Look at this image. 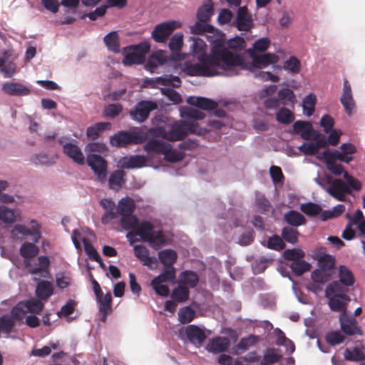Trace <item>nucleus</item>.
<instances>
[{
	"label": "nucleus",
	"mask_w": 365,
	"mask_h": 365,
	"mask_svg": "<svg viewBox=\"0 0 365 365\" xmlns=\"http://www.w3.org/2000/svg\"><path fill=\"white\" fill-rule=\"evenodd\" d=\"M125 173L122 170H116L113 172L108 178V185L110 189L118 190L125 183Z\"/></svg>",
	"instance_id": "nucleus-32"
},
{
	"label": "nucleus",
	"mask_w": 365,
	"mask_h": 365,
	"mask_svg": "<svg viewBox=\"0 0 365 365\" xmlns=\"http://www.w3.org/2000/svg\"><path fill=\"white\" fill-rule=\"evenodd\" d=\"M87 163L97 176L98 180L102 183L105 182L108 169L106 160L98 154H90L87 156Z\"/></svg>",
	"instance_id": "nucleus-8"
},
{
	"label": "nucleus",
	"mask_w": 365,
	"mask_h": 365,
	"mask_svg": "<svg viewBox=\"0 0 365 365\" xmlns=\"http://www.w3.org/2000/svg\"><path fill=\"white\" fill-rule=\"evenodd\" d=\"M66 138L61 137L57 140L58 144L63 146V152L78 165L85 164V158L81 148L75 143H65Z\"/></svg>",
	"instance_id": "nucleus-12"
},
{
	"label": "nucleus",
	"mask_w": 365,
	"mask_h": 365,
	"mask_svg": "<svg viewBox=\"0 0 365 365\" xmlns=\"http://www.w3.org/2000/svg\"><path fill=\"white\" fill-rule=\"evenodd\" d=\"M214 3L212 0H205L202 5L198 9L197 18L200 22L206 23L210 21L213 14Z\"/></svg>",
	"instance_id": "nucleus-23"
},
{
	"label": "nucleus",
	"mask_w": 365,
	"mask_h": 365,
	"mask_svg": "<svg viewBox=\"0 0 365 365\" xmlns=\"http://www.w3.org/2000/svg\"><path fill=\"white\" fill-rule=\"evenodd\" d=\"M267 247L270 250L280 251L285 248L286 245L282 238L277 235H274L268 238Z\"/></svg>",
	"instance_id": "nucleus-55"
},
{
	"label": "nucleus",
	"mask_w": 365,
	"mask_h": 365,
	"mask_svg": "<svg viewBox=\"0 0 365 365\" xmlns=\"http://www.w3.org/2000/svg\"><path fill=\"white\" fill-rule=\"evenodd\" d=\"M328 299V304L331 311L347 312L346 305L350 301V297L347 294H331L326 297Z\"/></svg>",
	"instance_id": "nucleus-17"
},
{
	"label": "nucleus",
	"mask_w": 365,
	"mask_h": 365,
	"mask_svg": "<svg viewBox=\"0 0 365 365\" xmlns=\"http://www.w3.org/2000/svg\"><path fill=\"white\" fill-rule=\"evenodd\" d=\"M96 300L98 304V310L102 314V321L105 322L108 314L112 311L111 294L107 293Z\"/></svg>",
	"instance_id": "nucleus-27"
},
{
	"label": "nucleus",
	"mask_w": 365,
	"mask_h": 365,
	"mask_svg": "<svg viewBox=\"0 0 365 365\" xmlns=\"http://www.w3.org/2000/svg\"><path fill=\"white\" fill-rule=\"evenodd\" d=\"M27 313L24 302L17 303L11 310V317L14 321H21Z\"/></svg>",
	"instance_id": "nucleus-57"
},
{
	"label": "nucleus",
	"mask_w": 365,
	"mask_h": 365,
	"mask_svg": "<svg viewBox=\"0 0 365 365\" xmlns=\"http://www.w3.org/2000/svg\"><path fill=\"white\" fill-rule=\"evenodd\" d=\"M158 258L164 267H174L178 259L177 252L171 249H165L158 252Z\"/></svg>",
	"instance_id": "nucleus-28"
},
{
	"label": "nucleus",
	"mask_w": 365,
	"mask_h": 365,
	"mask_svg": "<svg viewBox=\"0 0 365 365\" xmlns=\"http://www.w3.org/2000/svg\"><path fill=\"white\" fill-rule=\"evenodd\" d=\"M170 297L175 302H185L189 299L190 289L185 284L178 282V285L173 289Z\"/></svg>",
	"instance_id": "nucleus-31"
},
{
	"label": "nucleus",
	"mask_w": 365,
	"mask_h": 365,
	"mask_svg": "<svg viewBox=\"0 0 365 365\" xmlns=\"http://www.w3.org/2000/svg\"><path fill=\"white\" fill-rule=\"evenodd\" d=\"M276 120L280 123L288 125L294 121V114L289 109L283 107L276 113Z\"/></svg>",
	"instance_id": "nucleus-44"
},
{
	"label": "nucleus",
	"mask_w": 365,
	"mask_h": 365,
	"mask_svg": "<svg viewBox=\"0 0 365 365\" xmlns=\"http://www.w3.org/2000/svg\"><path fill=\"white\" fill-rule=\"evenodd\" d=\"M196 317V312L190 307H184L179 310L178 320L182 324H189Z\"/></svg>",
	"instance_id": "nucleus-45"
},
{
	"label": "nucleus",
	"mask_w": 365,
	"mask_h": 365,
	"mask_svg": "<svg viewBox=\"0 0 365 365\" xmlns=\"http://www.w3.org/2000/svg\"><path fill=\"white\" fill-rule=\"evenodd\" d=\"M278 98L283 106L293 105L296 101L294 92L289 88H282L278 91Z\"/></svg>",
	"instance_id": "nucleus-48"
},
{
	"label": "nucleus",
	"mask_w": 365,
	"mask_h": 365,
	"mask_svg": "<svg viewBox=\"0 0 365 365\" xmlns=\"http://www.w3.org/2000/svg\"><path fill=\"white\" fill-rule=\"evenodd\" d=\"M230 346V341L227 337L217 336L211 339L207 344V351L218 354L227 351Z\"/></svg>",
	"instance_id": "nucleus-18"
},
{
	"label": "nucleus",
	"mask_w": 365,
	"mask_h": 365,
	"mask_svg": "<svg viewBox=\"0 0 365 365\" xmlns=\"http://www.w3.org/2000/svg\"><path fill=\"white\" fill-rule=\"evenodd\" d=\"M31 227H28L21 224L15 225L11 230L12 239L14 240H22L25 237L31 236L33 242H24L19 249L20 255L24 259V264L29 268V272L30 274H48L50 260L48 257L43 255L39 256L38 257V264L35 267H32L29 260L38 255L39 248L35 244L38 243L42 237L41 225L36 220H31Z\"/></svg>",
	"instance_id": "nucleus-2"
},
{
	"label": "nucleus",
	"mask_w": 365,
	"mask_h": 365,
	"mask_svg": "<svg viewBox=\"0 0 365 365\" xmlns=\"http://www.w3.org/2000/svg\"><path fill=\"white\" fill-rule=\"evenodd\" d=\"M135 209L134 200L128 197L122 198L117 207V212L120 215L131 214Z\"/></svg>",
	"instance_id": "nucleus-34"
},
{
	"label": "nucleus",
	"mask_w": 365,
	"mask_h": 365,
	"mask_svg": "<svg viewBox=\"0 0 365 365\" xmlns=\"http://www.w3.org/2000/svg\"><path fill=\"white\" fill-rule=\"evenodd\" d=\"M167 145L168 147H166L165 151L163 153V155L166 161L177 163L183 160L185 154L182 152L173 149L172 145L170 143H168Z\"/></svg>",
	"instance_id": "nucleus-41"
},
{
	"label": "nucleus",
	"mask_w": 365,
	"mask_h": 365,
	"mask_svg": "<svg viewBox=\"0 0 365 365\" xmlns=\"http://www.w3.org/2000/svg\"><path fill=\"white\" fill-rule=\"evenodd\" d=\"M176 277V270L175 267H164L161 273L154 277L152 280L165 283L173 281Z\"/></svg>",
	"instance_id": "nucleus-42"
},
{
	"label": "nucleus",
	"mask_w": 365,
	"mask_h": 365,
	"mask_svg": "<svg viewBox=\"0 0 365 365\" xmlns=\"http://www.w3.org/2000/svg\"><path fill=\"white\" fill-rule=\"evenodd\" d=\"M185 116L190 120H180L174 122L170 129L167 131L165 140L170 142H175L184 140L188 134H196L203 135L206 129L200 128L195 120H202L205 117L203 112L193 108H188L185 110Z\"/></svg>",
	"instance_id": "nucleus-3"
},
{
	"label": "nucleus",
	"mask_w": 365,
	"mask_h": 365,
	"mask_svg": "<svg viewBox=\"0 0 365 365\" xmlns=\"http://www.w3.org/2000/svg\"><path fill=\"white\" fill-rule=\"evenodd\" d=\"M311 278L314 284H324L330 279L331 272L317 269L312 272Z\"/></svg>",
	"instance_id": "nucleus-50"
},
{
	"label": "nucleus",
	"mask_w": 365,
	"mask_h": 365,
	"mask_svg": "<svg viewBox=\"0 0 365 365\" xmlns=\"http://www.w3.org/2000/svg\"><path fill=\"white\" fill-rule=\"evenodd\" d=\"M330 195L339 201L346 200V194H351V190L346 183L341 179H335L327 189Z\"/></svg>",
	"instance_id": "nucleus-14"
},
{
	"label": "nucleus",
	"mask_w": 365,
	"mask_h": 365,
	"mask_svg": "<svg viewBox=\"0 0 365 365\" xmlns=\"http://www.w3.org/2000/svg\"><path fill=\"white\" fill-rule=\"evenodd\" d=\"M316 96L312 94L307 96L303 100V109L307 116L312 115L314 112Z\"/></svg>",
	"instance_id": "nucleus-61"
},
{
	"label": "nucleus",
	"mask_w": 365,
	"mask_h": 365,
	"mask_svg": "<svg viewBox=\"0 0 365 365\" xmlns=\"http://www.w3.org/2000/svg\"><path fill=\"white\" fill-rule=\"evenodd\" d=\"M103 41L108 50L114 53H118L120 51L118 35L116 31H112L106 35Z\"/></svg>",
	"instance_id": "nucleus-40"
},
{
	"label": "nucleus",
	"mask_w": 365,
	"mask_h": 365,
	"mask_svg": "<svg viewBox=\"0 0 365 365\" xmlns=\"http://www.w3.org/2000/svg\"><path fill=\"white\" fill-rule=\"evenodd\" d=\"M339 281L346 287H351L355 282L352 272L344 265H341L339 267Z\"/></svg>",
	"instance_id": "nucleus-37"
},
{
	"label": "nucleus",
	"mask_w": 365,
	"mask_h": 365,
	"mask_svg": "<svg viewBox=\"0 0 365 365\" xmlns=\"http://www.w3.org/2000/svg\"><path fill=\"white\" fill-rule=\"evenodd\" d=\"M83 242L84 245L85 251L90 259L100 263L101 265H103L100 255H98L95 247L92 245V244L86 238L83 239Z\"/></svg>",
	"instance_id": "nucleus-56"
},
{
	"label": "nucleus",
	"mask_w": 365,
	"mask_h": 365,
	"mask_svg": "<svg viewBox=\"0 0 365 365\" xmlns=\"http://www.w3.org/2000/svg\"><path fill=\"white\" fill-rule=\"evenodd\" d=\"M325 339L329 345L336 346L342 343L344 341L345 337L339 331H331L326 334Z\"/></svg>",
	"instance_id": "nucleus-62"
},
{
	"label": "nucleus",
	"mask_w": 365,
	"mask_h": 365,
	"mask_svg": "<svg viewBox=\"0 0 365 365\" xmlns=\"http://www.w3.org/2000/svg\"><path fill=\"white\" fill-rule=\"evenodd\" d=\"M178 25L179 24L175 21L159 24L155 26L151 36L155 42L165 43Z\"/></svg>",
	"instance_id": "nucleus-11"
},
{
	"label": "nucleus",
	"mask_w": 365,
	"mask_h": 365,
	"mask_svg": "<svg viewBox=\"0 0 365 365\" xmlns=\"http://www.w3.org/2000/svg\"><path fill=\"white\" fill-rule=\"evenodd\" d=\"M185 334L195 346L202 345L207 338L205 331L195 324L187 325L185 329Z\"/></svg>",
	"instance_id": "nucleus-16"
},
{
	"label": "nucleus",
	"mask_w": 365,
	"mask_h": 365,
	"mask_svg": "<svg viewBox=\"0 0 365 365\" xmlns=\"http://www.w3.org/2000/svg\"><path fill=\"white\" fill-rule=\"evenodd\" d=\"M148 159L144 155H135L120 159V165L125 169L140 168L146 165Z\"/></svg>",
	"instance_id": "nucleus-20"
},
{
	"label": "nucleus",
	"mask_w": 365,
	"mask_h": 365,
	"mask_svg": "<svg viewBox=\"0 0 365 365\" xmlns=\"http://www.w3.org/2000/svg\"><path fill=\"white\" fill-rule=\"evenodd\" d=\"M319 269L330 272L335 264V259L329 255H324L318 260Z\"/></svg>",
	"instance_id": "nucleus-58"
},
{
	"label": "nucleus",
	"mask_w": 365,
	"mask_h": 365,
	"mask_svg": "<svg viewBox=\"0 0 365 365\" xmlns=\"http://www.w3.org/2000/svg\"><path fill=\"white\" fill-rule=\"evenodd\" d=\"M344 357L349 361H361L365 359V354L359 347L347 348L344 351Z\"/></svg>",
	"instance_id": "nucleus-35"
},
{
	"label": "nucleus",
	"mask_w": 365,
	"mask_h": 365,
	"mask_svg": "<svg viewBox=\"0 0 365 365\" xmlns=\"http://www.w3.org/2000/svg\"><path fill=\"white\" fill-rule=\"evenodd\" d=\"M15 324V321L10 315L4 314L0 317V332L10 334Z\"/></svg>",
	"instance_id": "nucleus-53"
},
{
	"label": "nucleus",
	"mask_w": 365,
	"mask_h": 365,
	"mask_svg": "<svg viewBox=\"0 0 365 365\" xmlns=\"http://www.w3.org/2000/svg\"><path fill=\"white\" fill-rule=\"evenodd\" d=\"M329 135L327 138L323 134L319 133L317 131V136L319 137V140H323L324 142V148L328 145L336 146L339 144L340 140V136L342 133L340 130L334 129L329 132Z\"/></svg>",
	"instance_id": "nucleus-33"
},
{
	"label": "nucleus",
	"mask_w": 365,
	"mask_h": 365,
	"mask_svg": "<svg viewBox=\"0 0 365 365\" xmlns=\"http://www.w3.org/2000/svg\"><path fill=\"white\" fill-rule=\"evenodd\" d=\"M289 267L296 276H302L304 273L310 270L311 264L304 260H299L292 262Z\"/></svg>",
	"instance_id": "nucleus-49"
},
{
	"label": "nucleus",
	"mask_w": 365,
	"mask_h": 365,
	"mask_svg": "<svg viewBox=\"0 0 365 365\" xmlns=\"http://www.w3.org/2000/svg\"><path fill=\"white\" fill-rule=\"evenodd\" d=\"M222 46V45H220ZM227 49L229 51L228 48L235 50L236 51H242L245 46H246V42L245 39L242 37L240 36H235V38H232L227 41ZM223 47V46H222ZM225 48V46H224ZM226 48V47H225Z\"/></svg>",
	"instance_id": "nucleus-60"
},
{
	"label": "nucleus",
	"mask_w": 365,
	"mask_h": 365,
	"mask_svg": "<svg viewBox=\"0 0 365 365\" xmlns=\"http://www.w3.org/2000/svg\"><path fill=\"white\" fill-rule=\"evenodd\" d=\"M53 287L50 282L41 281L38 283L36 294L40 299L46 301L53 294Z\"/></svg>",
	"instance_id": "nucleus-30"
},
{
	"label": "nucleus",
	"mask_w": 365,
	"mask_h": 365,
	"mask_svg": "<svg viewBox=\"0 0 365 365\" xmlns=\"http://www.w3.org/2000/svg\"><path fill=\"white\" fill-rule=\"evenodd\" d=\"M168 143L157 139L149 140L143 145V150L147 153H152L158 155H163V153H165V151L166 147H168Z\"/></svg>",
	"instance_id": "nucleus-25"
},
{
	"label": "nucleus",
	"mask_w": 365,
	"mask_h": 365,
	"mask_svg": "<svg viewBox=\"0 0 365 365\" xmlns=\"http://www.w3.org/2000/svg\"><path fill=\"white\" fill-rule=\"evenodd\" d=\"M178 282L185 284L188 289L195 288L199 282V277L197 274L191 270H185L180 273Z\"/></svg>",
	"instance_id": "nucleus-24"
},
{
	"label": "nucleus",
	"mask_w": 365,
	"mask_h": 365,
	"mask_svg": "<svg viewBox=\"0 0 365 365\" xmlns=\"http://www.w3.org/2000/svg\"><path fill=\"white\" fill-rule=\"evenodd\" d=\"M147 140L144 131H120L110 137V142L113 146L124 148L128 145L141 144Z\"/></svg>",
	"instance_id": "nucleus-7"
},
{
	"label": "nucleus",
	"mask_w": 365,
	"mask_h": 365,
	"mask_svg": "<svg viewBox=\"0 0 365 365\" xmlns=\"http://www.w3.org/2000/svg\"><path fill=\"white\" fill-rule=\"evenodd\" d=\"M132 235L139 236L144 242H148L153 247H158L165 244V240L162 230L155 232L154 225L148 221H143L138 222L134 234L130 232L127 235V237Z\"/></svg>",
	"instance_id": "nucleus-6"
},
{
	"label": "nucleus",
	"mask_w": 365,
	"mask_h": 365,
	"mask_svg": "<svg viewBox=\"0 0 365 365\" xmlns=\"http://www.w3.org/2000/svg\"><path fill=\"white\" fill-rule=\"evenodd\" d=\"M300 210L309 217H316L322 212L319 205L311 202L302 204Z\"/></svg>",
	"instance_id": "nucleus-51"
},
{
	"label": "nucleus",
	"mask_w": 365,
	"mask_h": 365,
	"mask_svg": "<svg viewBox=\"0 0 365 365\" xmlns=\"http://www.w3.org/2000/svg\"><path fill=\"white\" fill-rule=\"evenodd\" d=\"M110 126V123H97L87 128L86 135L91 140L97 139L100 134Z\"/></svg>",
	"instance_id": "nucleus-39"
},
{
	"label": "nucleus",
	"mask_w": 365,
	"mask_h": 365,
	"mask_svg": "<svg viewBox=\"0 0 365 365\" xmlns=\"http://www.w3.org/2000/svg\"><path fill=\"white\" fill-rule=\"evenodd\" d=\"M356 151V147L352 143H343L339 150H324L322 155L327 170L335 175H340L344 173V167L336 161L349 164L354 160L353 155Z\"/></svg>",
	"instance_id": "nucleus-4"
},
{
	"label": "nucleus",
	"mask_w": 365,
	"mask_h": 365,
	"mask_svg": "<svg viewBox=\"0 0 365 365\" xmlns=\"http://www.w3.org/2000/svg\"><path fill=\"white\" fill-rule=\"evenodd\" d=\"M259 341V337L253 334L242 338L240 342L232 348L233 354L238 355L240 354V350L245 351L250 347L254 346Z\"/></svg>",
	"instance_id": "nucleus-26"
},
{
	"label": "nucleus",
	"mask_w": 365,
	"mask_h": 365,
	"mask_svg": "<svg viewBox=\"0 0 365 365\" xmlns=\"http://www.w3.org/2000/svg\"><path fill=\"white\" fill-rule=\"evenodd\" d=\"M157 82L164 86L178 88L181 86V80L178 76L169 75L157 78Z\"/></svg>",
	"instance_id": "nucleus-54"
},
{
	"label": "nucleus",
	"mask_w": 365,
	"mask_h": 365,
	"mask_svg": "<svg viewBox=\"0 0 365 365\" xmlns=\"http://www.w3.org/2000/svg\"><path fill=\"white\" fill-rule=\"evenodd\" d=\"M274 333L277 337L276 344L278 346H284L288 350L290 351L291 353H293L295 350V346L294 342L286 337L284 333L279 328H277L274 330Z\"/></svg>",
	"instance_id": "nucleus-36"
},
{
	"label": "nucleus",
	"mask_w": 365,
	"mask_h": 365,
	"mask_svg": "<svg viewBox=\"0 0 365 365\" xmlns=\"http://www.w3.org/2000/svg\"><path fill=\"white\" fill-rule=\"evenodd\" d=\"M282 357V355L278 353V349L274 348L267 349L263 356L261 365L275 364L278 362Z\"/></svg>",
	"instance_id": "nucleus-43"
},
{
	"label": "nucleus",
	"mask_w": 365,
	"mask_h": 365,
	"mask_svg": "<svg viewBox=\"0 0 365 365\" xmlns=\"http://www.w3.org/2000/svg\"><path fill=\"white\" fill-rule=\"evenodd\" d=\"M187 103L205 110H212L218 106L217 102L204 97L190 96L187 99Z\"/></svg>",
	"instance_id": "nucleus-22"
},
{
	"label": "nucleus",
	"mask_w": 365,
	"mask_h": 365,
	"mask_svg": "<svg viewBox=\"0 0 365 365\" xmlns=\"http://www.w3.org/2000/svg\"><path fill=\"white\" fill-rule=\"evenodd\" d=\"M198 60V63H186L185 73L191 76L210 77L220 74L217 69L232 71L245 63L242 55L234 53L219 45L212 48L210 54L200 56Z\"/></svg>",
	"instance_id": "nucleus-1"
},
{
	"label": "nucleus",
	"mask_w": 365,
	"mask_h": 365,
	"mask_svg": "<svg viewBox=\"0 0 365 365\" xmlns=\"http://www.w3.org/2000/svg\"><path fill=\"white\" fill-rule=\"evenodd\" d=\"M290 133L300 136L305 140H313L314 142L303 143L299 147V150L306 155H314L320 148H324V142L319 140L317 131L313 128L311 123L308 121L297 120L292 125Z\"/></svg>",
	"instance_id": "nucleus-5"
},
{
	"label": "nucleus",
	"mask_w": 365,
	"mask_h": 365,
	"mask_svg": "<svg viewBox=\"0 0 365 365\" xmlns=\"http://www.w3.org/2000/svg\"><path fill=\"white\" fill-rule=\"evenodd\" d=\"M249 56L252 58L253 64L257 68L266 67L270 64L277 63L279 57L274 53H266L264 54L255 53L252 49H247Z\"/></svg>",
	"instance_id": "nucleus-15"
},
{
	"label": "nucleus",
	"mask_w": 365,
	"mask_h": 365,
	"mask_svg": "<svg viewBox=\"0 0 365 365\" xmlns=\"http://www.w3.org/2000/svg\"><path fill=\"white\" fill-rule=\"evenodd\" d=\"M120 216V225L124 230H135L138 224V219L136 216L133 215V213Z\"/></svg>",
	"instance_id": "nucleus-52"
},
{
	"label": "nucleus",
	"mask_w": 365,
	"mask_h": 365,
	"mask_svg": "<svg viewBox=\"0 0 365 365\" xmlns=\"http://www.w3.org/2000/svg\"><path fill=\"white\" fill-rule=\"evenodd\" d=\"M41 299L31 298L26 301H24L26 307L27 312L34 314L41 313L44 307V304L41 301Z\"/></svg>",
	"instance_id": "nucleus-47"
},
{
	"label": "nucleus",
	"mask_w": 365,
	"mask_h": 365,
	"mask_svg": "<svg viewBox=\"0 0 365 365\" xmlns=\"http://www.w3.org/2000/svg\"><path fill=\"white\" fill-rule=\"evenodd\" d=\"M135 256L142 262L144 266L153 269V265H156L158 260L155 257L149 255L148 249L143 245H135L133 247Z\"/></svg>",
	"instance_id": "nucleus-19"
},
{
	"label": "nucleus",
	"mask_w": 365,
	"mask_h": 365,
	"mask_svg": "<svg viewBox=\"0 0 365 365\" xmlns=\"http://www.w3.org/2000/svg\"><path fill=\"white\" fill-rule=\"evenodd\" d=\"M299 231L292 227H284L282 230V238L283 241H286L292 245L298 242Z\"/></svg>",
	"instance_id": "nucleus-46"
},
{
	"label": "nucleus",
	"mask_w": 365,
	"mask_h": 365,
	"mask_svg": "<svg viewBox=\"0 0 365 365\" xmlns=\"http://www.w3.org/2000/svg\"><path fill=\"white\" fill-rule=\"evenodd\" d=\"M283 256L288 261L295 262L301 260L304 257V252L299 249H288L284 252Z\"/></svg>",
	"instance_id": "nucleus-64"
},
{
	"label": "nucleus",
	"mask_w": 365,
	"mask_h": 365,
	"mask_svg": "<svg viewBox=\"0 0 365 365\" xmlns=\"http://www.w3.org/2000/svg\"><path fill=\"white\" fill-rule=\"evenodd\" d=\"M144 59L145 58L142 54H140L138 51L133 50L125 55L123 62L125 65H132L134 63L139 64L141 63Z\"/></svg>",
	"instance_id": "nucleus-63"
},
{
	"label": "nucleus",
	"mask_w": 365,
	"mask_h": 365,
	"mask_svg": "<svg viewBox=\"0 0 365 365\" xmlns=\"http://www.w3.org/2000/svg\"><path fill=\"white\" fill-rule=\"evenodd\" d=\"M339 324L341 331L347 336L362 335L363 331L354 317L349 316L347 312L339 315Z\"/></svg>",
	"instance_id": "nucleus-10"
},
{
	"label": "nucleus",
	"mask_w": 365,
	"mask_h": 365,
	"mask_svg": "<svg viewBox=\"0 0 365 365\" xmlns=\"http://www.w3.org/2000/svg\"><path fill=\"white\" fill-rule=\"evenodd\" d=\"M166 55L161 51L152 53L147 62V67L154 69L167 62Z\"/></svg>",
	"instance_id": "nucleus-38"
},
{
	"label": "nucleus",
	"mask_w": 365,
	"mask_h": 365,
	"mask_svg": "<svg viewBox=\"0 0 365 365\" xmlns=\"http://www.w3.org/2000/svg\"><path fill=\"white\" fill-rule=\"evenodd\" d=\"M344 284L340 281H334L326 288L325 296L329 297L331 294H346Z\"/></svg>",
	"instance_id": "nucleus-59"
},
{
	"label": "nucleus",
	"mask_w": 365,
	"mask_h": 365,
	"mask_svg": "<svg viewBox=\"0 0 365 365\" xmlns=\"http://www.w3.org/2000/svg\"><path fill=\"white\" fill-rule=\"evenodd\" d=\"M158 108L155 102L151 101H140L130 110V115L133 120L139 123L145 121L150 113Z\"/></svg>",
	"instance_id": "nucleus-9"
},
{
	"label": "nucleus",
	"mask_w": 365,
	"mask_h": 365,
	"mask_svg": "<svg viewBox=\"0 0 365 365\" xmlns=\"http://www.w3.org/2000/svg\"><path fill=\"white\" fill-rule=\"evenodd\" d=\"M284 221L289 225L293 227H299L305 225L307 220L304 215L296 210H289L284 215Z\"/></svg>",
	"instance_id": "nucleus-29"
},
{
	"label": "nucleus",
	"mask_w": 365,
	"mask_h": 365,
	"mask_svg": "<svg viewBox=\"0 0 365 365\" xmlns=\"http://www.w3.org/2000/svg\"><path fill=\"white\" fill-rule=\"evenodd\" d=\"M2 90L6 94L14 96H29L31 93V88L19 83H5Z\"/></svg>",
	"instance_id": "nucleus-21"
},
{
	"label": "nucleus",
	"mask_w": 365,
	"mask_h": 365,
	"mask_svg": "<svg viewBox=\"0 0 365 365\" xmlns=\"http://www.w3.org/2000/svg\"><path fill=\"white\" fill-rule=\"evenodd\" d=\"M236 27L240 31H250L254 27L252 15L246 6H240L237 12Z\"/></svg>",
	"instance_id": "nucleus-13"
}]
</instances>
